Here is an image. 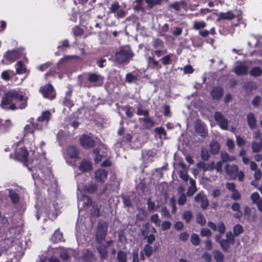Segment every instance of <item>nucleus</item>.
<instances>
[{"label":"nucleus","mask_w":262,"mask_h":262,"mask_svg":"<svg viewBox=\"0 0 262 262\" xmlns=\"http://www.w3.org/2000/svg\"><path fill=\"white\" fill-rule=\"evenodd\" d=\"M1 105L3 108L7 110L23 109L27 105V98L18 91L11 90L4 94Z\"/></svg>","instance_id":"f257e3e1"},{"label":"nucleus","mask_w":262,"mask_h":262,"mask_svg":"<svg viewBox=\"0 0 262 262\" xmlns=\"http://www.w3.org/2000/svg\"><path fill=\"white\" fill-rule=\"evenodd\" d=\"M134 56L132 50L127 47L122 48L116 52L115 59L119 63L127 64L130 58Z\"/></svg>","instance_id":"f03ea898"},{"label":"nucleus","mask_w":262,"mask_h":262,"mask_svg":"<svg viewBox=\"0 0 262 262\" xmlns=\"http://www.w3.org/2000/svg\"><path fill=\"white\" fill-rule=\"evenodd\" d=\"M108 225L105 222H99L95 233L96 241L101 244L105 239L107 232Z\"/></svg>","instance_id":"7ed1b4c3"},{"label":"nucleus","mask_w":262,"mask_h":262,"mask_svg":"<svg viewBox=\"0 0 262 262\" xmlns=\"http://www.w3.org/2000/svg\"><path fill=\"white\" fill-rule=\"evenodd\" d=\"M226 238L223 239L221 243V248L225 253L229 252L230 245L234 244L235 237L236 236L231 231H229L226 233Z\"/></svg>","instance_id":"20e7f679"},{"label":"nucleus","mask_w":262,"mask_h":262,"mask_svg":"<svg viewBox=\"0 0 262 262\" xmlns=\"http://www.w3.org/2000/svg\"><path fill=\"white\" fill-rule=\"evenodd\" d=\"M39 92L42 94L44 97L49 99H53L55 97L54 88L51 84L41 86L39 89Z\"/></svg>","instance_id":"39448f33"},{"label":"nucleus","mask_w":262,"mask_h":262,"mask_svg":"<svg viewBox=\"0 0 262 262\" xmlns=\"http://www.w3.org/2000/svg\"><path fill=\"white\" fill-rule=\"evenodd\" d=\"M214 119L221 129L223 130L228 129V120L220 112H215Z\"/></svg>","instance_id":"423d86ee"},{"label":"nucleus","mask_w":262,"mask_h":262,"mask_svg":"<svg viewBox=\"0 0 262 262\" xmlns=\"http://www.w3.org/2000/svg\"><path fill=\"white\" fill-rule=\"evenodd\" d=\"M21 53L19 50L15 49L7 51L4 55V57L9 62H12L21 56Z\"/></svg>","instance_id":"0eeeda50"},{"label":"nucleus","mask_w":262,"mask_h":262,"mask_svg":"<svg viewBox=\"0 0 262 262\" xmlns=\"http://www.w3.org/2000/svg\"><path fill=\"white\" fill-rule=\"evenodd\" d=\"M81 145L85 148H89L94 146L95 141L90 136L83 135L80 139Z\"/></svg>","instance_id":"6e6552de"},{"label":"nucleus","mask_w":262,"mask_h":262,"mask_svg":"<svg viewBox=\"0 0 262 262\" xmlns=\"http://www.w3.org/2000/svg\"><path fill=\"white\" fill-rule=\"evenodd\" d=\"M88 80L90 83L95 84V85H100L103 83V78L99 74L96 73H89Z\"/></svg>","instance_id":"1a4fd4ad"},{"label":"nucleus","mask_w":262,"mask_h":262,"mask_svg":"<svg viewBox=\"0 0 262 262\" xmlns=\"http://www.w3.org/2000/svg\"><path fill=\"white\" fill-rule=\"evenodd\" d=\"M226 230V227L224 223L223 222H220L217 224V231L219 233L217 234L215 236V241L216 242L219 243L221 246V243H222L221 239L222 235L225 233Z\"/></svg>","instance_id":"9d476101"},{"label":"nucleus","mask_w":262,"mask_h":262,"mask_svg":"<svg viewBox=\"0 0 262 262\" xmlns=\"http://www.w3.org/2000/svg\"><path fill=\"white\" fill-rule=\"evenodd\" d=\"M225 172L228 176L232 178H235L238 172V167L236 165H232L227 164L225 167Z\"/></svg>","instance_id":"9b49d317"},{"label":"nucleus","mask_w":262,"mask_h":262,"mask_svg":"<svg viewBox=\"0 0 262 262\" xmlns=\"http://www.w3.org/2000/svg\"><path fill=\"white\" fill-rule=\"evenodd\" d=\"M28 152L25 148H20L15 151V158L19 161H27Z\"/></svg>","instance_id":"f8f14e48"},{"label":"nucleus","mask_w":262,"mask_h":262,"mask_svg":"<svg viewBox=\"0 0 262 262\" xmlns=\"http://www.w3.org/2000/svg\"><path fill=\"white\" fill-rule=\"evenodd\" d=\"M36 129H42V125L34 122H31L30 124H27L24 128L25 132L26 134L32 133Z\"/></svg>","instance_id":"ddd939ff"},{"label":"nucleus","mask_w":262,"mask_h":262,"mask_svg":"<svg viewBox=\"0 0 262 262\" xmlns=\"http://www.w3.org/2000/svg\"><path fill=\"white\" fill-rule=\"evenodd\" d=\"M51 116V113L49 111H45L42 112L41 115L37 118V123L42 125L43 128V122H46V125L50 120Z\"/></svg>","instance_id":"4468645a"},{"label":"nucleus","mask_w":262,"mask_h":262,"mask_svg":"<svg viewBox=\"0 0 262 262\" xmlns=\"http://www.w3.org/2000/svg\"><path fill=\"white\" fill-rule=\"evenodd\" d=\"M71 249L67 248H60L59 256L63 261H69L71 259Z\"/></svg>","instance_id":"2eb2a0df"},{"label":"nucleus","mask_w":262,"mask_h":262,"mask_svg":"<svg viewBox=\"0 0 262 262\" xmlns=\"http://www.w3.org/2000/svg\"><path fill=\"white\" fill-rule=\"evenodd\" d=\"M231 208L232 211L236 212L233 214V217L236 219L240 220L243 216V213L240 210V204L237 202H234L232 204Z\"/></svg>","instance_id":"dca6fc26"},{"label":"nucleus","mask_w":262,"mask_h":262,"mask_svg":"<svg viewBox=\"0 0 262 262\" xmlns=\"http://www.w3.org/2000/svg\"><path fill=\"white\" fill-rule=\"evenodd\" d=\"M107 172L104 169H99L95 171L96 180L100 183H104L107 178Z\"/></svg>","instance_id":"f3484780"},{"label":"nucleus","mask_w":262,"mask_h":262,"mask_svg":"<svg viewBox=\"0 0 262 262\" xmlns=\"http://www.w3.org/2000/svg\"><path fill=\"white\" fill-rule=\"evenodd\" d=\"M224 90L219 86L214 87L211 92V95L213 99L219 100L223 96Z\"/></svg>","instance_id":"a211bd4d"},{"label":"nucleus","mask_w":262,"mask_h":262,"mask_svg":"<svg viewBox=\"0 0 262 262\" xmlns=\"http://www.w3.org/2000/svg\"><path fill=\"white\" fill-rule=\"evenodd\" d=\"M198 202L201 203V207L205 210L209 205V202L206 195H204L201 192L198 193Z\"/></svg>","instance_id":"6ab92c4d"},{"label":"nucleus","mask_w":262,"mask_h":262,"mask_svg":"<svg viewBox=\"0 0 262 262\" xmlns=\"http://www.w3.org/2000/svg\"><path fill=\"white\" fill-rule=\"evenodd\" d=\"M235 17V14L231 11H228L227 12H220L218 14L217 20H230Z\"/></svg>","instance_id":"aec40b11"},{"label":"nucleus","mask_w":262,"mask_h":262,"mask_svg":"<svg viewBox=\"0 0 262 262\" xmlns=\"http://www.w3.org/2000/svg\"><path fill=\"white\" fill-rule=\"evenodd\" d=\"M247 123L249 128L253 129L256 126V119L252 113H249L247 116Z\"/></svg>","instance_id":"412c9836"},{"label":"nucleus","mask_w":262,"mask_h":262,"mask_svg":"<svg viewBox=\"0 0 262 262\" xmlns=\"http://www.w3.org/2000/svg\"><path fill=\"white\" fill-rule=\"evenodd\" d=\"M248 67L247 66L240 64L234 68V71L235 73L238 76L245 75L248 73Z\"/></svg>","instance_id":"4be33fe9"},{"label":"nucleus","mask_w":262,"mask_h":262,"mask_svg":"<svg viewBox=\"0 0 262 262\" xmlns=\"http://www.w3.org/2000/svg\"><path fill=\"white\" fill-rule=\"evenodd\" d=\"M79 169L82 172H89L92 170V164L90 161L83 160L80 162Z\"/></svg>","instance_id":"5701e85b"},{"label":"nucleus","mask_w":262,"mask_h":262,"mask_svg":"<svg viewBox=\"0 0 262 262\" xmlns=\"http://www.w3.org/2000/svg\"><path fill=\"white\" fill-rule=\"evenodd\" d=\"M198 134H200V136L202 137H205L208 135V131L206 125L203 124L200 119H198Z\"/></svg>","instance_id":"b1692460"},{"label":"nucleus","mask_w":262,"mask_h":262,"mask_svg":"<svg viewBox=\"0 0 262 262\" xmlns=\"http://www.w3.org/2000/svg\"><path fill=\"white\" fill-rule=\"evenodd\" d=\"M210 152L212 155L218 154L220 150V145L216 141H212L209 144Z\"/></svg>","instance_id":"393cba45"},{"label":"nucleus","mask_w":262,"mask_h":262,"mask_svg":"<svg viewBox=\"0 0 262 262\" xmlns=\"http://www.w3.org/2000/svg\"><path fill=\"white\" fill-rule=\"evenodd\" d=\"M189 184H190V186L187 190L186 195L188 196H191L195 193L196 190L195 181L192 178H190Z\"/></svg>","instance_id":"a878e982"},{"label":"nucleus","mask_w":262,"mask_h":262,"mask_svg":"<svg viewBox=\"0 0 262 262\" xmlns=\"http://www.w3.org/2000/svg\"><path fill=\"white\" fill-rule=\"evenodd\" d=\"M82 259L85 262H93L95 260L94 254L91 250L87 249L83 253Z\"/></svg>","instance_id":"bb28decb"},{"label":"nucleus","mask_w":262,"mask_h":262,"mask_svg":"<svg viewBox=\"0 0 262 262\" xmlns=\"http://www.w3.org/2000/svg\"><path fill=\"white\" fill-rule=\"evenodd\" d=\"M78 204L80 203L83 207H89L92 204V201L91 199L86 195H83L80 199H78Z\"/></svg>","instance_id":"cd10ccee"},{"label":"nucleus","mask_w":262,"mask_h":262,"mask_svg":"<svg viewBox=\"0 0 262 262\" xmlns=\"http://www.w3.org/2000/svg\"><path fill=\"white\" fill-rule=\"evenodd\" d=\"M67 153L70 157L73 158H76L78 157L79 150L76 146H71L69 147L68 148Z\"/></svg>","instance_id":"c85d7f7f"},{"label":"nucleus","mask_w":262,"mask_h":262,"mask_svg":"<svg viewBox=\"0 0 262 262\" xmlns=\"http://www.w3.org/2000/svg\"><path fill=\"white\" fill-rule=\"evenodd\" d=\"M51 240L54 243L62 241V233L60 232L59 230H56L53 235L51 236Z\"/></svg>","instance_id":"c756f323"},{"label":"nucleus","mask_w":262,"mask_h":262,"mask_svg":"<svg viewBox=\"0 0 262 262\" xmlns=\"http://www.w3.org/2000/svg\"><path fill=\"white\" fill-rule=\"evenodd\" d=\"M12 126V124L11 120L10 119H7L2 122L0 125V129L4 132H6L9 130Z\"/></svg>","instance_id":"7c9ffc66"},{"label":"nucleus","mask_w":262,"mask_h":262,"mask_svg":"<svg viewBox=\"0 0 262 262\" xmlns=\"http://www.w3.org/2000/svg\"><path fill=\"white\" fill-rule=\"evenodd\" d=\"M213 257L216 262H223L224 256L219 250H214L212 252Z\"/></svg>","instance_id":"2f4dec72"},{"label":"nucleus","mask_w":262,"mask_h":262,"mask_svg":"<svg viewBox=\"0 0 262 262\" xmlns=\"http://www.w3.org/2000/svg\"><path fill=\"white\" fill-rule=\"evenodd\" d=\"M9 196L13 204L18 203L19 201L18 194L13 190L9 189Z\"/></svg>","instance_id":"473e14b6"},{"label":"nucleus","mask_w":262,"mask_h":262,"mask_svg":"<svg viewBox=\"0 0 262 262\" xmlns=\"http://www.w3.org/2000/svg\"><path fill=\"white\" fill-rule=\"evenodd\" d=\"M98 252L100 255L101 259H106L107 258V253L106 248L104 246H99L97 247Z\"/></svg>","instance_id":"72a5a7b5"},{"label":"nucleus","mask_w":262,"mask_h":262,"mask_svg":"<svg viewBox=\"0 0 262 262\" xmlns=\"http://www.w3.org/2000/svg\"><path fill=\"white\" fill-rule=\"evenodd\" d=\"M117 259L118 262H127V253L122 250L117 252Z\"/></svg>","instance_id":"f704fd0d"},{"label":"nucleus","mask_w":262,"mask_h":262,"mask_svg":"<svg viewBox=\"0 0 262 262\" xmlns=\"http://www.w3.org/2000/svg\"><path fill=\"white\" fill-rule=\"evenodd\" d=\"M251 76L253 77H259L261 76L262 74V70L259 67H255L252 68L249 72Z\"/></svg>","instance_id":"c9c22d12"},{"label":"nucleus","mask_w":262,"mask_h":262,"mask_svg":"<svg viewBox=\"0 0 262 262\" xmlns=\"http://www.w3.org/2000/svg\"><path fill=\"white\" fill-rule=\"evenodd\" d=\"M185 3L184 1L176 2L169 5V7L174 9L176 11H179L182 7L185 6Z\"/></svg>","instance_id":"e433bc0d"},{"label":"nucleus","mask_w":262,"mask_h":262,"mask_svg":"<svg viewBox=\"0 0 262 262\" xmlns=\"http://www.w3.org/2000/svg\"><path fill=\"white\" fill-rule=\"evenodd\" d=\"M139 120L144 122V126L146 128H150L154 125L153 121L148 117L140 118Z\"/></svg>","instance_id":"4c0bfd02"},{"label":"nucleus","mask_w":262,"mask_h":262,"mask_svg":"<svg viewBox=\"0 0 262 262\" xmlns=\"http://www.w3.org/2000/svg\"><path fill=\"white\" fill-rule=\"evenodd\" d=\"M244 232L243 227L239 224H236L233 228V233L236 236H238Z\"/></svg>","instance_id":"58836bf2"},{"label":"nucleus","mask_w":262,"mask_h":262,"mask_svg":"<svg viewBox=\"0 0 262 262\" xmlns=\"http://www.w3.org/2000/svg\"><path fill=\"white\" fill-rule=\"evenodd\" d=\"M16 72L17 74H20L26 72V68L21 61H18L16 64Z\"/></svg>","instance_id":"ea45409f"},{"label":"nucleus","mask_w":262,"mask_h":262,"mask_svg":"<svg viewBox=\"0 0 262 262\" xmlns=\"http://www.w3.org/2000/svg\"><path fill=\"white\" fill-rule=\"evenodd\" d=\"M221 158L223 162L232 161L235 159L234 157H230L228 154L226 152H221Z\"/></svg>","instance_id":"a19ab883"},{"label":"nucleus","mask_w":262,"mask_h":262,"mask_svg":"<svg viewBox=\"0 0 262 262\" xmlns=\"http://www.w3.org/2000/svg\"><path fill=\"white\" fill-rule=\"evenodd\" d=\"M120 7V5L117 2H114L111 4L108 9L110 13H115L119 9Z\"/></svg>","instance_id":"79ce46f5"},{"label":"nucleus","mask_w":262,"mask_h":262,"mask_svg":"<svg viewBox=\"0 0 262 262\" xmlns=\"http://www.w3.org/2000/svg\"><path fill=\"white\" fill-rule=\"evenodd\" d=\"M142 234L143 236H145V238H146L147 242V244H149L150 245L155 240V237L153 234H151L147 235L146 234L145 231H142Z\"/></svg>","instance_id":"37998d69"},{"label":"nucleus","mask_w":262,"mask_h":262,"mask_svg":"<svg viewBox=\"0 0 262 262\" xmlns=\"http://www.w3.org/2000/svg\"><path fill=\"white\" fill-rule=\"evenodd\" d=\"M143 252L147 257H150L152 253V248L149 244H146L145 245Z\"/></svg>","instance_id":"c03bdc74"},{"label":"nucleus","mask_w":262,"mask_h":262,"mask_svg":"<svg viewBox=\"0 0 262 262\" xmlns=\"http://www.w3.org/2000/svg\"><path fill=\"white\" fill-rule=\"evenodd\" d=\"M84 189L88 192L92 193L97 189V185L95 184H91L88 186H86Z\"/></svg>","instance_id":"a18cd8bd"},{"label":"nucleus","mask_w":262,"mask_h":262,"mask_svg":"<svg viewBox=\"0 0 262 262\" xmlns=\"http://www.w3.org/2000/svg\"><path fill=\"white\" fill-rule=\"evenodd\" d=\"M92 215L94 217H98L100 215L99 207L97 204H93L91 210Z\"/></svg>","instance_id":"49530a36"},{"label":"nucleus","mask_w":262,"mask_h":262,"mask_svg":"<svg viewBox=\"0 0 262 262\" xmlns=\"http://www.w3.org/2000/svg\"><path fill=\"white\" fill-rule=\"evenodd\" d=\"M150 221L154 223L156 226H160L161 225V220L157 214H155L151 216Z\"/></svg>","instance_id":"de8ad7c7"},{"label":"nucleus","mask_w":262,"mask_h":262,"mask_svg":"<svg viewBox=\"0 0 262 262\" xmlns=\"http://www.w3.org/2000/svg\"><path fill=\"white\" fill-rule=\"evenodd\" d=\"M121 198L123 201V203L125 207H130L132 206V202L130 198L128 196L122 195Z\"/></svg>","instance_id":"09e8293b"},{"label":"nucleus","mask_w":262,"mask_h":262,"mask_svg":"<svg viewBox=\"0 0 262 262\" xmlns=\"http://www.w3.org/2000/svg\"><path fill=\"white\" fill-rule=\"evenodd\" d=\"M93 156L94 157L95 162L98 163L102 159V156L99 154V151L98 149H95L93 150Z\"/></svg>","instance_id":"8fccbe9b"},{"label":"nucleus","mask_w":262,"mask_h":262,"mask_svg":"<svg viewBox=\"0 0 262 262\" xmlns=\"http://www.w3.org/2000/svg\"><path fill=\"white\" fill-rule=\"evenodd\" d=\"M261 199L262 198L260 197V195L257 192L252 193L251 195V200L254 204Z\"/></svg>","instance_id":"3c124183"},{"label":"nucleus","mask_w":262,"mask_h":262,"mask_svg":"<svg viewBox=\"0 0 262 262\" xmlns=\"http://www.w3.org/2000/svg\"><path fill=\"white\" fill-rule=\"evenodd\" d=\"M252 148L253 152H258L260 151L262 147L258 142L254 141L252 143Z\"/></svg>","instance_id":"603ef678"},{"label":"nucleus","mask_w":262,"mask_h":262,"mask_svg":"<svg viewBox=\"0 0 262 262\" xmlns=\"http://www.w3.org/2000/svg\"><path fill=\"white\" fill-rule=\"evenodd\" d=\"M147 209L150 212H153L156 210L155 203L152 202L150 198H149L147 202Z\"/></svg>","instance_id":"864d4df0"},{"label":"nucleus","mask_w":262,"mask_h":262,"mask_svg":"<svg viewBox=\"0 0 262 262\" xmlns=\"http://www.w3.org/2000/svg\"><path fill=\"white\" fill-rule=\"evenodd\" d=\"M47 173H48V178H47L45 176H43L45 180H43V183L46 185H49L50 184V182L49 181H52V180H54V178L53 175L51 173V172L48 170H47Z\"/></svg>","instance_id":"5fc2aeb1"},{"label":"nucleus","mask_w":262,"mask_h":262,"mask_svg":"<svg viewBox=\"0 0 262 262\" xmlns=\"http://www.w3.org/2000/svg\"><path fill=\"white\" fill-rule=\"evenodd\" d=\"M210 157L208 150L206 148H202L201 149V158L202 160L207 161Z\"/></svg>","instance_id":"6e6d98bb"},{"label":"nucleus","mask_w":262,"mask_h":262,"mask_svg":"<svg viewBox=\"0 0 262 262\" xmlns=\"http://www.w3.org/2000/svg\"><path fill=\"white\" fill-rule=\"evenodd\" d=\"M146 60L148 64H152L154 67H157L159 65V62L154 59L153 56H146Z\"/></svg>","instance_id":"4d7b16f0"},{"label":"nucleus","mask_w":262,"mask_h":262,"mask_svg":"<svg viewBox=\"0 0 262 262\" xmlns=\"http://www.w3.org/2000/svg\"><path fill=\"white\" fill-rule=\"evenodd\" d=\"M192 212L190 211H186L183 214V218L187 223H189L192 218Z\"/></svg>","instance_id":"13d9d810"},{"label":"nucleus","mask_w":262,"mask_h":262,"mask_svg":"<svg viewBox=\"0 0 262 262\" xmlns=\"http://www.w3.org/2000/svg\"><path fill=\"white\" fill-rule=\"evenodd\" d=\"M232 192V193L231 195V199L234 201L239 200L241 199V195L237 189H236Z\"/></svg>","instance_id":"bf43d9fd"},{"label":"nucleus","mask_w":262,"mask_h":262,"mask_svg":"<svg viewBox=\"0 0 262 262\" xmlns=\"http://www.w3.org/2000/svg\"><path fill=\"white\" fill-rule=\"evenodd\" d=\"M261 102V98L257 95L252 100V104L254 107H257Z\"/></svg>","instance_id":"052dcab7"},{"label":"nucleus","mask_w":262,"mask_h":262,"mask_svg":"<svg viewBox=\"0 0 262 262\" xmlns=\"http://www.w3.org/2000/svg\"><path fill=\"white\" fill-rule=\"evenodd\" d=\"M155 132L159 135L160 138L166 136V132L162 127L155 128Z\"/></svg>","instance_id":"680f3d73"},{"label":"nucleus","mask_w":262,"mask_h":262,"mask_svg":"<svg viewBox=\"0 0 262 262\" xmlns=\"http://www.w3.org/2000/svg\"><path fill=\"white\" fill-rule=\"evenodd\" d=\"M206 223V221L204 216L201 213H198V223L203 226L205 225Z\"/></svg>","instance_id":"e2e57ef3"},{"label":"nucleus","mask_w":262,"mask_h":262,"mask_svg":"<svg viewBox=\"0 0 262 262\" xmlns=\"http://www.w3.org/2000/svg\"><path fill=\"white\" fill-rule=\"evenodd\" d=\"M73 32L75 36H81L83 33V30L78 26L73 29Z\"/></svg>","instance_id":"0e129e2a"},{"label":"nucleus","mask_w":262,"mask_h":262,"mask_svg":"<svg viewBox=\"0 0 262 262\" xmlns=\"http://www.w3.org/2000/svg\"><path fill=\"white\" fill-rule=\"evenodd\" d=\"M126 81L128 83H132L134 80L137 79V77L134 76L131 73H128L125 76Z\"/></svg>","instance_id":"69168bd1"},{"label":"nucleus","mask_w":262,"mask_h":262,"mask_svg":"<svg viewBox=\"0 0 262 262\" xmlns=\"http://www.w3.org/2000/svg\"><path fill=\"white\" fill-rule=\"evenodd\" d=\"M186 202V195L185 194H181L178 199V203L179 205H184Z\"/></svg>","instance_id":"338daca9"},{"label":"nucleus","mask_w":262,"mask_h":262,"mask_svg":"<svg viewBox=\"0 0 262 262\" xmlns=\"http://www.w3.org/2000/svg\"><path fill=\"white\" fill-rule=\"evenodd\" d=\"M163 46V42L160 39H155L153 42V46L155 48H162Z\"/></svg>","instance_id":"774afa93"}]
</instances>
